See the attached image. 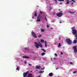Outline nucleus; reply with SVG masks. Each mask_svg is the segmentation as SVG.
Wrapping results in <instances>:
<instances>
[{
    "instance_id": "1",
    "label": "nucleus",
    "mask_w": 77,
    "mask_h": 77,
    "mask_svg": "<svg viewBox=\"0 0 77 77\" xmlns=\"http://www.w3.org/2000/svg\"><path fill=\"white\" fill-rule=\"evenodd\" d=\"M35 46L37 48H39V47H40L41 48H42V45L41 43L39 44L38 43H37L36 42H35L34 43Z\"/></svg>"
},
{
    "instance_id": "2",
    "label": "nucleus",
    "mask_w": 77,
    "mask_h": 77,
    "mask_svg": "<svg viewBox=\"0 0 77 77\" xmlns=\"http://www.w3.org/2000/svg\"><path fill=\"white\" fill-rule=\"evenodd\" d=\"M66 42L69 44V45H71L72 44V41L70 38H67L66 40Z\"/></svg>"
},
{
    "instance_id": "3",
    "label": "nucleus",
    "mask_w": 77,
    "mask_h": 77,
    "mask_svg": "<svg viewBox=\"0 0 77 77\" xmlns=\"http://www.w3.org/2000/svg\"><path fill=\"white\" fill-rule=\"evenodd\" d=\"M40 17H41V15H39L37 17V22H41V19L40 18Z\"/></svg>"
},
{
    "instance_id": "4",
    "label": "nucleus",
    "mask_w": 77,
    "mask_h": 77,
    "mask_svg": "<svg viewBox=\"0 0 77 77\" xmlns=\"http://www.w3.org/2000/svg\"><path fill=\"white\" fill-rule=\"evenodd\" d=\"M32 35L33 37L35 38H37V36H36V34L34 32H32Z\"/></svg>"
},
{
    "instance_id": "5",
    "label": "nucleus",
    "mask_w": 77,
    "mask_h": 77,
    "mask_svg": "<svg viewBox=\"0 0 77 77\" xmlns=\"http://www.w3.org/2000/svg\"><path fill=\"white\" fill-rule=\"evenodd\" d=\"M57 15L58 17H61L63 15V13H59L58 14H57Z\"/></svg>"
},
{
    "instance_id": "6",
    "label": "nucleus",
    "mask_w": 77,
    "mask_h": 77,
    "mask_svg": "<svg viewBox=\"0 0 77 77\" xmlns=\"http://www.w3.org/2000/svg\"><path fill=\"white\" fill-rule=\"evenodd\" d=\"M73 49L74 50V52L76 53H77V47L76 46H74L73 47Z\"/></svg>"
},
{
    "instance_id": "7",
    "label": "nucleus",
    "mask_w": 77,
    "mask_h": 77,
    "mask_svg": "<svg viewBox=\"0 0 77 77\" xmlns=\"http://www.w3.org/2000/svg\"><path fill=\"white\" fill-rule=\"evenodd\" d=\"M28 73H29V71H27L26 72L24 73L23 74V77H26Z\"/></svg>"
},
{
    "instance_id": "8",
    "label": "nucleus",
    "mask_w": 77,
    "mask_h": 77,
    "mask_svg": "<svg viewBox=\"0 0 77 77\" xmlns=\"http://www.w3.org/2000/svg\"><path fill=\"white\" fill-rule=\"evenodd\" d=\"M41 66H36V69H39L40 68H41Z\"/></svg>"
},
{
    "instance_id": "9",
    "label": "nucleus",
    "mask_w": 77,
    "mask_h": 77,
    "mask_svg": "<svg viewBox=\"0 0 77 77\" xmlns=\"http://www.w3.org/2000/svg\"><path fill=\"white\" fill-rule=\"evenodd\" d=\"M23 58H25V59H29V57L26 56H23Z\"/></svg>"
},
{
    "instance_id": "10",
    "label": "nucleus",
    "mask_w": 77,
    "mask_h": 77,
    "mask_svg": "<svg viewBox=\"0 0 77 77\" xmlns=\"http://www.w3.org/2000/svg\"><path fill=\"white\" fill-rule=\"evenodd\" d=\"M49 75L50 77H51V76H53V73L51 72V73H50L49 74Z\"/></svg>"
},
{
    "instance_id": "11",
    "label": "nucleus",
    "mask_w": 77,
    "mask_h": 77,
    "mask_svg": "<svg viewBox=\"0 0 77 77\" xmlns=\"http://www.w3.org/2000/svg\"><path fill=\"white\" fill-rule=\"evenodd\" d=\"M41 42H42V43H44V42H45L44 41V40L42 39H41L40 41Z\"/></svg>"
},
{
    "instance_id": "12",
    "label": "nucleus",
    "mask_w": 77,
    "mask_h": 77,
    "mask_svg": "<svg viewBox=\"0 0 77 77\" xmlns=\"http://www.w3.org/2000/svg\"><path fill=\"white\" fill-rule=\"evenodd\" d=\"M35 14H34L35 17H37V13H36V11L34 12Z\"/></svg>"
},
{
    "instance_id": "13",
    "label": "nucleus",
    "mask_w": 77,
    "mask_h": 77,
    "mask_svg": "<svg viewBox=\"0 0 77 77\" xmlns=\"http://www.w3.org/2000/svg\"><path fill=\"white\" fill-rule=\"evenodd\" d=\"M41 32H44V31H45V29H41Z\"/></svg>"
},
{
    "instance_id": "14",
    "label": "nucleus",
    "mask_w": 77,
    "mask_h": 77,
    "mask_svg": "<svg viewBox=\"0 0 77 77\" xmlns=\"http://www.w3.org/2000/svg\"><path fill=\"white\" fill-rule=\"evenodd\" d=\"M45 47H47V42L46 41H45Z\"/></svg>"
},
{
    "instance_id": "15",
    "label": "nucleus",
    "mask_w": 77,
    "mask_h": 77,
    "mask_svg": "<svg viewBox=\"0 0 77 77\" xmlns=\"http://www.w3.org/2000/svg\"><path fill=\"white\" fill-rule=\"evenodd\" d=\"M77 41L76 40H74L73 41L74 44H76L77 43Z\"/></svg>"
},
{
    "instance_id": "16",
    "label": "nucleus",
    "mask_w": 77,
    "mask_h": 77,
    "mask_svg": "<svg viewBox=\"0 0 77 77\" xmlns=\"http://www.w3.org/2000/svg\"><path fill=\"white\" fill-rule=\"evenodd\" d=\"M67 2H66V4H69V1L67 0L66 1Z\"/></svg>"
},
{
    "instance_id": "17",
    "label": "nucleus",
    "mask_w": 77,
    "mask_h": 77,
    "mask_svg": "<svg viewBox=\"0 0 77 77\" xmlns=\"http://www.w3.org/2000/svg\"><path fill=\"white\" fill-rule=\"evenodd\" d=\"M45 20H46V21H48L47 19L45 16Z\"/></svg>"
},
{
    "instance_id": "18",
    "label": "nucleus",
    "mask_w": 77,
    "mask_h": 77,
    "mask_svg": "<svg viewBox=\"0 0 77 77\" xmlns=\"http://www.w3.org/2000/svg\"><path fill=\"white\" fill-rule=\"evenodd\" d=\"M17 70V71H19V67H17L16 68Z\"/></svg>"
},
{
    "instance_id": "19",
    "label": "nucleus",
    "mask_w": 77,
    "mask_h": 77,
    "mask_svg": "<svg viewBox=\"0 0 77 77\" xmlns=\"http://www.w3.org/2000/svg\"><path fill=\"white\" fill-rule=\"evenodd\" d=\"M69 13H71V14H74V13H75V12H71V11H69Z\"/></svg>"
},
{
    "instance_id": "20",
    "label": "nucleus",
    "mask_w": 77,
    "mask_h": 77,
    "mask_svg": "<svg viewBox=\"0 0 77 77\" xmlns=\"http://www.w3.org/2000/svg\"><path fill=\"white\" fill-rule=\"evenodd\" d=\"M42 51H43L44 52H46V51H45V50L44 49H42Z\"/></svg>"
},
{
    "instance_id": "21",
    "label": "nucleus",
    "mask_w": 77,
    "mask_h": 77,
    "mask_svg": "<svg viewBox=\"0 0 77 77\" xmlns=\"http://www.w3.org/2000/svg\"><path fill=\"white\" fill-rule=\"evenodd\" d=\"M44 72V71H40L39 72V73H42Z\"/></svg>"
},
{
    "instance_id": "22",
    "label": "nucleus",
    "mask_w": 77,
    "mask_h": 77,
    "mask_svg": "<svg viewBox=\"0 0 77 77\" xmlns=\"http://www.w3.org/2000/svg\"><path fill=\"white\" fill-rule=\"evenodd\" d=\"M42 56H44V55H45V53H43L42 54Z\"/></svg>"
},
{
    "instance_id": "23",
    "label": "nucleus",
    "mask_w": 77,
    "mask_h": 77,
    "mask_svg": "<svg viewBox=\"0 0 77 77\" xmlns=\"http://www.w3.org/2000/svg\"><path fill=\"white\" fill-rule=\"evenodd\" d=\"M55 2V3L56 4H57V0H54Z\"/></svg>"
},
{
    "instance_id": "24",
    "label": "nucleus",
    "mask_w": 77,
    "mask_h": 77,
    "mask_svg": "<svg viewBox=\"0 0 77 77\" xmlns=\"http://www.w3.org/2000/svg\"><path fill=\"white\" fill-rule=\"evenodd\" d=\"M60 47V43H59L58 46V47Z\"/></svg>"
},
{
    "instance_id": "25",
    "label": "nucleus",
    "mask_w": 77,
    "mask_h": 77,
    "mask_svg": "<svg viewBox=\"0 0 77 77\" xmlns=\"http://www.w3.org/2000/svg\"><path fill=\"white\" fill-rule=\"evenodd\" d=\"M58 1H60V2H64V0H58Z\"/></svg>"
},
{
    "instance_id": "26",
    "label": "nucleus",
    "mask_w": 77,
    "mask_h": 77,
    "mask_svg": "<svg viewBox=\"0 0 77 77\" xmlns=\"http://www.w3.org/2000/svg\"><path fill=\"white\" fill-rule=\"evenodd\" d=\"M25 50H29V48H25Z\"/></svg>"
},
{
    "instance_id": "27",
    "label": "nucleus",
    "mask_w": 77,
    "mask_h": 77,
    "mask_svg": "<svg viewBox=\"0 0 77 77\" xmlns=\"http://www.w3.org/2000/svg\"><path fill=\"white\" fill-rule=\"evenodd\" d=\"M69 63L71 64V65H72L73 64V63L72 62H70Z\"/></svg>"
},
{
    "instance_id": "28",
    "label": "nucleus",
    "mask_w": 77,
    "mask_h": 77,
    "mask_svg": "<svg viewBox=\"0 0 77 77\" xmlns=\"http://www.w3.org/2000/svg\"><path fill=\"white\" fill-rule=\"evenodd\" d=\"M76 72H77L76 71H74V72H73V73H74V74H75V73H76Z\"/></svg>"
},
{
    "instance_id": "29",
    "label": "nucleus",
    "mask_w": 77,
    "mask_h": 77,
    "mask_svg": "<svg viewBox=\"0 0 77 77\" xmlns=\"http://www.w3.org/2000/svg\"><path fill=\"white\" fill-rule=\"evenodd\" d=\"M41 35H38V38H41Z\"/></svg>"
},
{
    "instance_id": "30",
    "label": "nucleus",
    "mask_w": 77,
    "mask_h": 77,
    "mask_svg": "<svg viewBox=\"0 0 77 77\" xmlns=\"http://www.w3.org/2000/svg\"><path fill=\"white\" fill-rule=\"evenodd\" d=\"M29 66H32V65H31V64L29 63Z\"/></svg>"
},
{
    "instance_id": "31",
    "label": "nucleus",
    "mask_w": 77,
    "mask_h": 77,
    "mask_svg": "<svg viewBox=\"0 0 77 77\" xmlns=\"http://www.w3.org/2000/svg\"><path fill=\"white\" fill-rule=\"evenodd\" d=\"M49 26L48 25H47V28H49Z\"/></svg>"
},
{
    "instance_id": "32",
    "label": "nucleus",
    "mask_w": 77,
    "mask_h": 77,
    "mask_svg": "<svg viewBox=\"0 0 77 77\" xmlns=\"http://www.w3.org/2000/svg\"><path fill=\"white\" fill-rule=\"evenodd\" d=\"M40 14H42V11H40Z\"/></svg>"
},
{
    "instance_id": "33",
    "label": "nucleus",
    "mask_w": 77,
    "mask_h": 77,
    "mask_svg": "<svg viewBox=\"0 0 77 77\" xmlns=\"http://www.w3.org/2000/svg\"><path fill=\"white\" fill-rule=\"evenodd\" d=\"M73 4H74V2H72V5H73Z\"/></svg>"
},
{
    "instance_id": "34",
    "label": "nucleus",
    "mask_w": 77,
    "mask_h": 77,
    "mask_svg": "<svg viewBox=\"0 0 77 77\" xmlns=\"http://www.w3.org/2000/svg\"><path fill=\"white\" fill-rule=\"evenodd\" d=\"M62 55V54H63V53L62 52H61L60 53Z\"/></svg>"
},
{
    "instance_id": "35",
    "label": "nucleus",
    "mask_w": 77,
    "mask_h": 77,
    "mask_svg": "<svg viewBox=\"0 0 77 77\" xmlns=\"http://www.w3.org/2000/svg\"><path fill=\"white\" fill-rule=\"evenodd\" d=\"M55 55L56 56H57V55L56 54H55Z\"/></svg>"
},
{
    "instance_id": "36",
    "label": "nucleus",
    "mask_w": 77,
    "mask_h": 77,
    "mask_svg": "<svg viewBox=\"0 0 77 77\" xmlns=\"http://www.w3.org/2000/svg\"><path fill=\"white\" fill-rule=\"evenodd\" d=\"M59 69V68H56V69Z\"/></svg>"
},
{
    "instance_id": "37",
    "label": "nucleus",
    "mask_w": 77,
    "mask_h": 77,
    "mask_svg": "<svg viewBox=\"0 0 77 77\" xmlns=\"http://www.w3.org/2000/svg\"><path fill=\"white\" fill-rule=\"evenodd\" d=\"M60 13H62V11H60Z\"/></svg>"
},
{
    "instance_id": "38",
    "label": "nucleus",
    "mask_w": 77,
    "mask_h": 77,
    "mask_svg": "<svg viewBox=\"0 0 77 77\" xmlns=\"http://www.w3.org/2000/svg\"><path fill=\"white\" fill-rule=\"evenodd\" d=\"M25 64L27 63V62H26V61L25 62Z\"/></svg>"
},
{
    "instance_id": "39",
    "label": "nucleus",
    "mask_w": 77,
    "mask_h": 77,
    "mask_svg": "<svg viewBox=\"0 0 77 77\" xmlns=\"http://www.w3.org/2000/svg\"><path fill=\"white\" fill-rule=\"evenodd\" d=\"M72 2H74V0H72Z\"/></svg>"
},
{
    "instance_id": "40",
    "label": "nucleus",
    "mask_w": 77,
    "mask_h": 77,
    "mask_svg": "<svg viewBox=\"0 0 77 77\" xmlns=\"http://www.w3.org/2000/svg\"><path fill=\"white\" fill-rule=\"evenodd\" d=\"M60 5H62V3H60Z\"/></svg>"
},
{
    "instance_id": "41",
    "label": "nucleus",
    "mask_w": 77,
    "mask_h": 77,
    "mask_svg": "<svg viewBox=\"0 0 77 77\" xmlns=\"http://www.w3.org/2000/svg\"><path fill=\"white\" fill-rule=\"evenodd\" d=\"M54 59H55V60H56V58H54Z\"/></svg>"
},
{
    "instance_id": "42",
    "label": "nucleus",
    "mask_w": 77,
    "mask_h": 77,
    "mask_svg": "<svg viewBox=\"0 0 77 77\" xmlns=\"http://www.w3.org/2000/svg\"><path fill=\"white\" fill-rule=\"evenodd\" d=\"M45 68H44L43 69H44Z\"/></svg>"
},
{
    "instance_id": "43",
    "label": "nucleus",
    "mask_w": 77,
    "mask_h": 77,
    "mask_svg": "<svg viewBox=\"0 0 77 77\" xmlns=\"http://www.w3.org/2000/svg\"><path fill=\"white\" fill-rule=\"evenodd\" d=\"M73 2H74V3H76L75 1H74Z\"/></svg>"
},
{
    "instance_id": "44",
    "label": "nucleus",
    "mask_w": 77,
    "mask_h": 77,
    "mask_svg": "<svg viewBox=\"0 0 77 77\" xmlns=\"http://www.w3.org/2000/svg\"><path fill=\"white\" fill-rule=\"evenodd\" d=\"M41 77V75H40V76H38L37 77Z\"/></svg>"
},
{
    "instance_id": "45",
    "label": "nucleus",
    "mask_w": 77,
    "mask_h": 77,
    "mask_svg": "<svg viewBox=\"0 0 77 77\" xmlns=\"http://www.w3.org/2000/svg\"><path fill=\"white\" fill-rule=\"evenodd\" d=\"M32 18H34V17H32Z\"/></svg>"
},
{
    "instance_id": "46",
    "label": "nucleus",
    "mask_w": 77,
    "mask_h": 77,
    "mask_svg": "<svg viewBox=\"0 0 77 77\" xmlns=\"http://www.w3.org/2000/svg\"><path fill=\"white\" fill-rule=\"evenodd\" d=\"M60 23H62V22H60Z\"/></svg>"
},
{
    "instance_id": "47",
    "label": "nucleus",
    "mask_w": 77,
    "mask_h": 77,
    "mask_svg": "<svg viewBox=\"0 0 77 77\" xmlns=\"http://www.w3.org/2000/svg\"><path fill=\"white\" fill-rule=\"evenodd\" d=\"M36 71H38V70H36Z\"/></svg>"
}]
</instances>
